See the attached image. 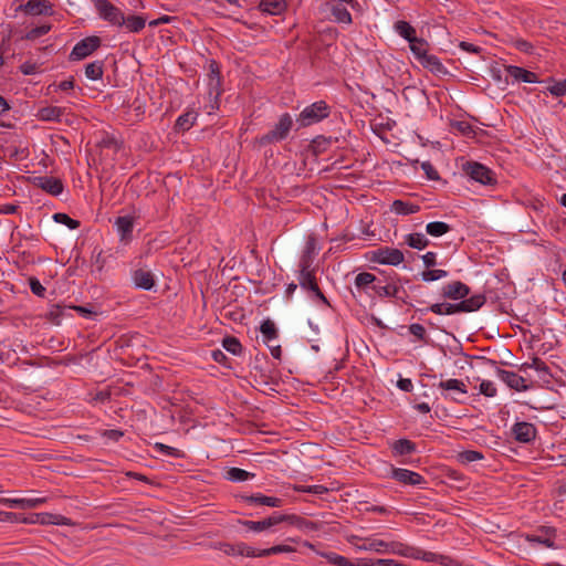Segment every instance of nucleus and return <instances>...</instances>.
Listing matches in <instances>:
<instances>
[{
	"mask_svg": "<svg viewBox=\"0 0 566 566\" xmlns=\"http://www.w3.org/2000/svg\"><path fill=\"white\" fill-rule=\"evenodd\" d=\"M293 126V118L289 113L280 116L279 122L266 134L258 138L260 146H266L284 140Z\"/></svg>",
	"mask_w": 566,
	"mask_h": 566,
	"instance_id": "nucleus-1",
	"label": "nucleus"
},
{
	"mask_svg": "<svg viewBox=\"0 0 566 566\" xmlns=\"http://www.w3.org/2000/svg\"><path fill=\"white\" fill-rule=\"evenodd\" d=\"M331 114V107L325 101H317L306 106L297 116L296 123L298 127H307L316 124Z\"/></svg>",
	"mask_w": 566,
	"mask_h": 566,
	"instance_id": "nucleus-2",
	"label": "nucleus"
},
{
	"mask_svg": "<svg viewBox=\"0 0 566 566\" xmlns=\"http://www.w3.org/2000/svg\"><path fill=\"white\" fill-rule=\"evenodd\" d=\"M98 15L114 27H123L124 12L108 0H91Z\"/></svg>",
	"mask_w": 566,
	"mask_h": 566,
	"instance_id": "nucleus-3",
	"label": "nucleus"
},
{
	"mask_svg": "<svg viewBox=\"0 0 566 566\" xmlns=\"http://www.w3.org/2000/svg\"><path fill=\"white\" fill-rule=\"evenodd\" d=\"M438 387L446 391L442 394L446 399H451L457 403H463L465 401L468 389L462 380L455 378L441 380Z\"/></svg>",
	"mask_w": 566,
	"mask_h": 566,
	"instance_id": "nucleus-4",
	"label": "nucleus"
},
{
	"mask_svg": "<svg viewBox=\"0 0 566 566\" xmlns=\"http://www.w3.org/2000/svg\"><path fill=\"white\" fill-rule=\"evenodd\" d=\"M463 170L470 178L482 185L492 186L496 184L494 172L478 161H468L463 165Z\"/></svg>",
	"mask_w": 566,
	"mask_h": 566,
	"instance_id": "nucleus-5",
	"label": "nucleus"
},
{
	"mask_svg": "<svg viewBox=\"0 0 566 566\" xmlns=\"http://www.w3.org/2000/svg\"><path fill=\"white\" fill-rule=\"evenodd\" d=\"M484 363L491 365L492 367L496 368V374L501 378L502 381H504L511 389H514L516 391H526L530 389V386L526 385V380L524 377L520 376L518 374L505 369H501L497 367V361L481 357Z\"/></svg>",
	"mask_w": 566,
	"mask_h": 566,
	"instance_id": "nucleus-6",
	"label": "nucleus"
},
{
	"mask_svg": "<svg viewBox=\"0 0 566 566\" xmlns=\"http://www.w3.org/2000/svg\"><path fill=\"white\" fill-rule=\"evenodd\" d=\"M101 39L97 35L86 36L74 45L69 59L71 61L83 60L95 52L101 46Z\"/></svg>",
	"mask_w": 566,
	"mask_h": 566,
	"instance_id": "nucleus-7",
	"label": "nucleus"
},
{
	"mask_svg": "<svg viewBox=\"0 0 566 566\" xmlns=\"http://www.w3.org/2000/svg\"><path fill=\"white\" fill-rule=\"evenodd\" d=\"M265 526L268 530L271 527L279 525L280 523L286 522L291 525H295L297 527H311L312 530H316L315 523L305 520L295 514H282L279 512H274L272 515L264 518Z\"/></svg>",
	"mask_w": 566,
	"mask_h": 566,
	"instance_id": "nucleus-8",
	"label": "nucleus"
},
{
	"mask_svg": "<svg viewBox=\"0 0 566 566\" xmlns=\"http://www.w3.org/2000/svg\"><path fill=\"white\" fill-rule=\"evenodd\" d=\"M298 282L304 290L313 292L316 298L322 301L324 304H329L317 284L315 269H300Z\"/></svg>",
	"mask_w": 566,
	"mask_h": 566,
	"instance_id": "nucleus-9",
	"label": "nucleus"
},
{
	"mask_svg": "<svg viewBox=\"0 0 566 566\" xmlns=\"http://www.w3.org/2000/svg\"><path fill=\"white\" fill-rule=\"evenodd\" d=\"M403 253L399 249L382 247L373 251L371 261L380 264L398 265L403 262Z\"/></svg>",
	"mask_w": 566,
	"mask_h": 566,
	"instance_id": "nucleus-10",
	"label": "nucleus"
},
{
	"mask_svg": "<svg viewBox=\"0 0 566 566\" xmlns=\"http://www.w3.org/2000/svg\"><path fill=\"white\" fill-rule=\"evenodd\" d=\"M31 184L51 196H59L64 190V185L60 178L52 176H35L31 178Z\"/></svg>",
	"mask_w": 566,
	"mask_h": 566,
	"instance_id": "nucleus-11",
	"label": "nucleus"
},
{
	"mask_svg": "<svg viewBox=\"0 0 566 566\" xmlns=\"http://www.w3.org/2000/svg\"><path fill=\"white\" fill-rule=\"evenodd\" d=\"M471 293L470 286L461 281H454L446 284L441 290V295L444 298L461 301Z\"/></svg>",
	"mask_w": 566,
	"mask_h": 566,
	"instance_id": "nucleus-12",
	"label": "nucleus"
},
{
	"mask_svg": "<svg viewBox=\"0 0 566 566\" xmlns=\"http://www.w3.org/2000/svg\"><path fill=\"white\" fill-rule=\"evenodd\" d=\"M511 431L514 439L522 443H530L536 438V427L531 422H516Z\"/></svg>",
	"mask_w": 566,
	"mask_h": 566,
	"instance_id": "nucleus-13",
	"label": "nucleus"
},
{
	"mask_svg": "<svg viewBox=\"0 0 566 566\" xmlns=\"http://www.w3.org/2000/svg\"><path fill=\"white\" fill-rule=\"evenodd\" d=\"M114 226L119 234V241L128 244L133 240L134 218L132 216H120L115 219Z\"/></svg>",
	"mask_w": 566,
	"mask_h": 566,
	"instance_id": "nucleus-14",
	"label": "nucleus"
},
{
	"mask_svg": "<svg viewBox=\"0 0 566 566\" xmlns=\"http://www.w3.org/2000/svg\"><path fill=\"white\" fill-rule=\"evenodd\" d=\"M19 10L29 15H51L53 13L52 4L48 0H29L21 4Z\"/></svg>",
	"mask_w": 566,
	"mask_h": 566,
	"instance_id": "nucleus-15",
	"label": "nucleus"
},
{
	"mask_svg": "<svg viewBox=\"0 0 566 566\" xmlns=\"http://www.w3.org/2000/svg\"><path fill=\"white\" fill-rule=\"evenodd\" d=\"M486 302V297L484 294H475L471 297H464L458 303H453L454 314L455 313H469L480 310Z\"/></svg>",
	"mask_w": 566,
	"mask_h": 566,
	"instance_id": "nucleus-16",
	"label": "nucleus"
},
{
	"mask_svg": "<svg viewBox=\"0 0 566 566\" xmlns=\"http://www.w3.org/2000/svg\"><path fill=\"white\" fill-rule=\"evenodd\" d=\"M391 478L406 485H419L424 482L421 474L401 468H392Z\"/></svg>",
	"mask_w": 566,
	"mask_h": 566,
	"instance_id": "nucleus-17",
	"label": "nucleus"
},
{
	"mask_svg": "<svg viewBox=\"0 0 566 566\" xmlns=\"http://www.w3.org/2000/svg\"><path fill=\"white\" fill-rule=\"evenodd\" d=\"M209 96L213 95L214 102L218 103L221 94V73L218 62L214 60L210 61L209 64Z\"/></svg>",
	"mask_w": 566,
	"mask_h": 566,
	"instance_id": "nucleus-18",
	"label": "nucleus"
},
{
	"mask_svg": "<svg viewBox=\"0 0 566 566\" xmlns=\"http://www.w3.org/2000/svg\"><path fill=\"white\" fill-rule=\"evenodd\" d=\"M218 548L229 556L240 555L247 557H255V548L242 542L237 544L219 543Z\"/></svg>",
	"mask_w": 566,
	"mask_h": 566,
	"instance_id": "nucleus-19",
	"label": "nucleus"
},
{
	"mask_svg": "<svg viewBox=\"0 0 566 566\" xmlns=\"http://www.w3.org/2000/svg\"><path fill=\"white\" fill-rule=\"evenodd\" d=\"M132 280L136 287L150 291L155 284V277L150 271L137 269L132 273Z\"/></svg>",
	"mask_w": 566,
	"mask_h": 566,
	"instance_id": "nucleus-20",
	"label": "nucleus"
},
{
	"mask_svg": "<svg viewBox=\"0 0 566 566\" xmlns=\"http://www.w3.org/2000/svg\"><path fill=\"white\" fill-rule=\"evenodd\" d=\"M240 499L248 504L255 505H266L271 507H281L283 505V500L275 496H268L262 493H256L252 495H240Z\"/></svg>",
	"mask_w": 566,
	"mask_h": 566,
	"instance_id": "nucleus-21",
	"label": "nucleus"
},
{
	"mask_svg": "<svg viewBox=\"0 0 566 566\" xmlns=\"http://www.w3.org/2000/svg\"><path fill=\"white\" fill-rule=\"evenodd\" d=\"M507 74L513 77L517 82L524 83H537L539 82L536 73L531 72L526 69L516 65H507L505 66Z\"/></svg>",
	"mask_w": 566,
	"mask_h": 566,
	"instance_id": "nucleus-22",
	"label": "nucleus"
},
{
	"mask_svg": "<svg viewBox=\"0 0 566 566\" xmlns=\"http://www.w3.org/2000/svg\"><path fill=\"white\" fill-rule=\"evenodd\" d=\"M541 532L545 533V535H547V536L527 534L525 536V539L532 544H541V545H544L545 547L554 548L555 543L552 537L555 536V530L553 527L543 526V527H541Z\"/></svg>",
	"mask_w": 566,
	"mask_h": 566,
	"instance_id": "nucleus-23",
	"label": "nucleus"
},
{
	"mask_svg": "<svg viewBox=\"0 0 566 566\" xmlns=\"http://www.w3.org/2000/svg\"><path fill=\"white\" fill-rule=\"evenodd\" d=\"M373 290L380 297H400V293L406 294V290L396 282H389L386 285L374 284Z\"/></svg>",
	"mask_w": 566,
	"mask_h": 566,
	"instance_id": "nucleus-24",
	"label": "nucleus"
},
{
	"mask_svg": "<svg viewBox=\"0 0 566 566\" xmlns=\"http://www.w3.org/2000/svg\"><path fill=\"white\" fill-rule=\"evenodd\" d=\"M419 63L434 75L440 76L448 74L447 69L443 66L439 57L433 54L428 53Z\"/></svg>",
	"mask_w": 566,
	"mask_h": 566,
	"instance_id": "nucleus-25",
	"label": "nucleus"
},
{
	"mask_svg": "<svg viewBox=\"0 0 566 566\" xmlns=\"http://www.w3.org/2000/svg\"><path fill=\"white\" fill-rule=\"evenodd\" d=\"M315 250H316L315 238L310 237L306 241L305 249H304L303 254L300 260V265H298L300 269H304V270L313 269L312 264H313V260L315 256Z\"/></svg>",
	"mask_w": 566,
	"mask_h": 566,
	"instance_id": "nucleus-26",
	"label": "nucleus"
},
{
	"mask_svg": "<svg viewBox=\"0 0 566 566\" xmlns=\"http://www.w3.org/2000/svg\"><path fill=\"white\" fill-rule=\"evenodd\" d=\"M287 8L285 0H261L259 9L271 15H279Z\"/></svg>",
	"mask_w": 566,
	"mask_h": 566,
	"instance_id": "nucleus-27",
	"label": "nucleus"
},
{
	"mask_svg": "<svg viewBox=\"0 0 566 566\" xmlns=\"http://www.w3.org/2000/svg\"><path fill=\"white\" fill-rule=\"evenodd\" d=\"M124 21L125 22L123 23V27L128 32L133 33H139L142 30H144L147 22L145 17L137 14H129L127 17L124 14Z\"/></svg>",
	"mask_w": 566,
	"mask_h": 566,
	"instance_id": "nucleus-28",
	"label": "nucleus"
},
{
	"mask_svg": "<svg viewBox=\"0 0 566 566\" xmlns=\"http://www.w3.org/2000/svg\"><path fill=\"white\" fill-rule=\"evenodd\" d=\"M38 524L41 525H71V520L59 514L36 513Z\"/></svg>",
	"mask_w": 566,
	"mask_h": 566,
	"instance_id": "nucleus-29",
	"label": "nucleus"
},
{
	"mask_svg": "<svg viewBox=\"0 0 566 566\" xmlns=\"http://www.w3.org/2000/svg\"><path fill=\"white\" fill-rule=\"evenodd\" d=\"M64 111L57 106H45L39 109L38 118L44 122H60Z\"/></svg>",
	"mask_w": 566,
	"mask_h": 566,
	"instance_id": "nucleus-30",
	"label": "nucleus"
},
{
	"mask_svg": "<svg viewBox=\"0 0 566 566\" xmlns=\"http://www.w3.org/2000/svg\"><path fill=\"white\" fill-rule=\"evenodd\" d=\"M395 31L408 42H415L417 39L416 29L407 21L399 20L394 25Z\"/></svg>",
	"mask_w": 566,
	"mask_h": 566,
	"instance_id": "nucleus-31",
	"label": "nucleus"
},
{
	"mask_svg": "<svg viewBox=\"0 0 566 566\" xmlns=\"http://www.w3.org/2000/svg\"><path fill=\"white\" fill-rule=\"evenodd\" d=\"M391 210L397 214L409 216L419 212L420 206L397 199L392 202Z\"/></svg>",
	"mask_w": 566,
	"mask_h": 566,
	"instance_id": "nucleus-32",
	"label": "nucleus"
},
{
	"mask_svg": "<svg viewBox=\"0 0 566 566\" xmlns=\"http://www.w3.org/2000/svg\"><path fill=\"white\" fill-rule=\"evenodd\" d=\"M416 451V443L409 439H399L392 444V453L397 455H407Z\"/></svg>",
	"mask_w": 566,
	"mask_h": 566,
	"instance_id": "nucleus-33",
	"label": "nucleus"
},
{
	"mask_svg": "<svg viewBox=\"0 0 566 566\" xmlns=\"http://www.w3.org/2000/svg\"><path fill=\"white\" fill-rule=\"evenodd\" d=\"M405 243L412 249L422 250L429 245L428 238L422 233H410L405 238Z\"/></svg>",
	"mask_w": 566,
	"mask_h": 566,
	"instance_id": "nucleus-34",
	"label": "nucleus"
},
{
	"mask_svg": "<svg viewBox=\"0 0 566 566\" xmlns=\"http://www.w3.org/2000/svg\"><path fill=\"white\" fill-rule=\"evenodd\" d=\"M196 118H197V113H195V112H187V113L180 115L176 120L175 129L178 132L189 130L193 126Z\"/></svg>",
	"mask_w": 566,
	"mask_h": 566,
	"instance_id": "nucleus-35",
	"label": "nucleus"
},
{
	"mask_svg": "<svg viewBox=\"0 0 566 566\" xmlns=\"http://www.w3.org/2000/svg\"><path fill=\"white\" fill-rule=\"evenodd\" d=\"M260 331L263 335L264 343L266 345H269V343L272 339H275L279 336V331H277L274 322L271 321L270 318H266L265 321L262 322V324L260 326Z\"/></svg>",
	"mask_w": 566,
	"mask_h": 566,
	"instance_id": "nucleus-36",
	"label": "nucleus"
},
{
	"mask_svg": "<svg viewBox=\"0 0 566 566\" xmlns=\"http://www.w3.org/2000/svg\"><path fill=\"white\" fill-rule=\"evenodd\" d=\"M104 74V62L94 61L85 66V75L91 81H97L103 77Z\"/></svg>",
	"mask_w": 566,
	"mask_h": 566,
	"instance_id": "nucleus-37",
	"label": "nucleus"
},
{
	"mask_svg": "<svg viewBox=\"0 0 566 566\" xmlns=\"http://www.w3.org/2000/svg\"><path fill=\"white\" fill-rule=\"evenodd\" d=\"M451 230V227L442 221H432L426 226V231L431 237H441L448 233Z\"/></svg>",
	"mask_w": 566,
	"mask_h": 566,
	"instance_id": "nucleus-38",
	"label": "nucleus"
},
{
	"mask_svg": "<svg viewBox=\"0 0 566 566\" xmlns=\"http://www.w3.org/2000/svg\"><path fill=\"white\" fill-rule=\"evenodd\" d=\"M334 142H337V138H334ZM332 143H333L332 137H325V136L319 135V136H316L311 142V148L315 155H318V154L324 153Z\"/></svg>",
	"mask_w": 566,
	"mask_h": 566,
	"instance_id": "nucleus-39",
	"label": "nucleus"
},
{
	"mask_svg": "<svg viewBox=\"0 0 566 566\" xmlns=\"http://www.w3.org/2000/svg\"><path fill=\"white\" fill-rule=\"evenodd\" d=\"M409 46L418 62H420L423 59V56L428 54V42L422 38H417L415 39V42H409Z\"/></svg>",
	"mask_w": 566,
	"mask_h": 566,
	"instance_id": "nucleus-40",
	"label": "nucleus"
},
{
	"mask_svg": "<svg viewBox=\"0 0 566 566\" xmlns=\"http://www.w3.org/2000/svg\"><path fill=\"white\" fill-rule=\"evenodd\" d=\"M293 552H295L294 547H292L290 545L281 544V545H275L270 548H264V549H260V551L255 549V556L266 557V556L274 555V554L293 553Z\"/></svg>",
	"mask_w": 566,
	"mask_h": 566,
	"instance_id": "nucleus-41",
	"label": "nucleus"
},
{
	"mask_svg": "<svg viewBox=\"0 0 566 566\" xmlns=\"http://www.w3.org/2000/svg\"><path fill=\"white\" fill-rule=\"evenodd\" d=\"M254 478V473L248 472L240 468H230L227 471V479L232 482H242Z\"/></svg>",
	"mask_w": 566,
	"mask_h": 566,
	"instance_id": "nucleus-42",
	"label": "nucleus"
},
{
	"mask_svg": "<svg viewBox=\"0 0 566 566\" xmlns=\"http://www.w3.org/2000/svg\"><path fill=\"white\" fill-rule=\"evenodd\" d=\"M332 15L335 21L338 23L350 24L353 22L352 14L349 11L343 6H334L332 8Z\"/></svg>",
	"mask_w": 566,
	"mask_h": 566,
	"instance_id": "nucleus-43",
	"label": "nucleus"
},
{
	"mask_svg": "<svg viewBox=\"0 0 566 566\" xmlns=\"http://www.w3.org/2000/svg\"><path fill=\"white\" fill-rule=\"evenodd\" d=\"M222 347L233 355H240L242 352V345L234 336H226L222 339Z\"/></svg>",
	"mask_w": 566,
	"mask_h": 566,
	"instance_id": "nucleus-44",
	"label": "nucleus"
},
{
	"mask_svg": "<svg viewBox=\"0 0 566 566\" xmlns=\"http://www.w3.org/2000/svg\"><path fill=\"white\" fill-rule=\"evenodd\" d=\"M402 96L406 101L418 102L421 98L426 97V93L423 90L415 85H409L402 90Z\"/></svg>",
	"mask_w": 566,
	"mask_h": 566,
	"instance_id": "nucleus-45",
	"label": "nucleus"
},
{
	"mask_svg": "<svg viewBox=\"0 0 566 566\" xmlns=\"http://www.w3.org/2000/svg\"><path fill=\"white\" fill-rule=\"evenodd\" d=\"M328 563L336 566H353V562L348 558L338 555L334 552H326L321 554Z\"/></svg>",
	"mask_w": 566,
	"mask_h": 566,
	"instance_id": "nucleus-46",
	"label": "nucleus"
},
{
	"mask_svg": "<svg viewBox=\"0 0 566 566\" xmlns=\"http://www.w3.org/2000/svg\"><path fill=\"white\" fill-rule=\"evenodd\" d=\"M482 459H484L483 453L476 450H465L458 454V461L462 464H468Z\"/></svg>",
	"mask_w": 566,
	"mask_h": 566,
	"instance_id": "nucleus-47",
	"label": "nucleus"
},
{
	"mask_svg": "<svg viewBox=\"0 0 566 566\" xmlns=\"http://www.w3.org/2000/svg\"><path fill=\"white\" fill-rule=\"evenodd\" d=\"M421 559L429 563H439L441 565L448 566L451 563V558L446 555L436 554L432 552H422L421 553Z\"/></svg>",
	"mask_w": 566,
	"mask_h": 566,
	"instance_id": "nucleus-48",
	"label": "nucleus"
},
{
	"mask_svg": "<svg viewBox=\"0 0 566 566\" xmlns=\"http://www.w3.org/2000/svg\"><path fill=\"white\" fill-rule=\"evenodd\" d=\"M426 311H430L437 315H452L454 314L453 303H436L427 307Z\"/></svg>",
	"mask_w": 566,
	"mask_h": 566,
	"instance_id": "nucleus-49",
	"label": "nucleus"
},
{
	"mask_svg": "<svg viewBox=\"0 0 566 566\" xmlns=\"http://www.w3.org/2000/svg\"><path fill=\"white\" fill-rule=\"evenodd\" d=\"M361 551H374L376 553H388L387 542L381 539H373L369 544L357 546Z\"/></svg>",
	"mask_w": 566,
	"mask_h": 566,
	"instance_id": "nucleus-50",
	"label": "nucleus"
},
{
	"mask_svg": "<svg viewBox=\"0 0 566 566\" xmlns=\"http://www.w3.org/2000/svg\"><path fill=\"white\" fill-rule=\"evenodd\" d=\"M53 220L57 223L65 224L71 230L77 229L81 226L78 220L72 219L69 214L63 212L54 213Z\"/></svg>",
	"mask_w": 566,
	"mask_h": 566,
	"instance_id": "nucleus-51",
	"label": "nucleus"
},
{
	"mask_svg": "<svg viewBox=\"0 0 566 566\" xmlns=\"http://www.w3.org/2000/svg\"><path fill=\"white\" fill-rule=\"evenodd\" d=\"M154 449L165 455L174 458H184V452L181 450L160 442L155 443Z\"/></svg>",
	"mask_w": 566,
	"mask_h": 566,
	"instance_id": "nucleus-52",
	"label": "nucleus"
},
{
	"mask_svg": "<svg viewBox=\"0 0 566 566\" xmlns=\"http://www.w3.org/2000/svg\"><path fill=\"white\" fill-rule=\"evenodd\" d=\"M70 310L69 306L55 304L51 306L50 312L48 313L49 319L59 325L61 323V317L64 315V311Z\"/></svg>",
	"mask_w": 566,
	"mask_h": 566,
	"instance_id": "nucleus-53",
	"label": "nucleus"
},
{
	"mask_svg": "<svg viewBox=\"0 0 566 566\" xmlns=\"http://www.w3.org/2000/svg\"><path fill=\"white\" fill-rule=\"evenodd\" d=\"M50 30H51V24H41L39 27L32 28L31 30H29L25 33V35L23 36V39L33 41L44 34H46Z\"/></svg>",
	"mask_w": 566,
	"mask_h": 566,
	"instance_id": "nucleus-54",
	"label": "nucleus"
},
{
	"mask_svg": "<svg viewBox=\"0 0 566 566\" xmlns=\"http://www.w3.org/2000/svg\"><path fill=\"white\" fill-rule=\"evenodd\" d=\"M448 272L444 270L428 269L421 273V279L424 282H432L446 277Z\"/></svg>",
	"mask_w": 566,
	"mask_h": 566,
	"instance_id": "nucleus-55",
	"label": "nucleus"
},
{
	"mask_svg": "<svg viewBox=\"0 0 566 566\" xmlns=\"http://www.w3.org/2000/svg\"><path fill=\"white\" fill-rule=\"evenodd\" d=\"M294 490L297 491V492L312 493V494H316V495H322V494L328 492V489L326 486L318 485V484H315V485H295Z\"/></svg>",
	"mask_w": 566,
	"mask_h": 566,
	"instance_id": "nucleus-56",
	"label": "nucleus"
},
{
	"mask_svg": "<svg viewBox=\"0 0 566 566\" xmlns=\"http://www.w3.org/2000/svg\"><path fill=\"white\" fill-rule=\"evenodd\" d=\"M387 545H388V553H394V554H397L400 556H407L408 552L412 551L411 546H408L400 542H390V543H387Z\"/></svg>",
	"mask_w": 566,
	"mask_h": 566,
	"instance_id": "nucleus-57",
	"label": "nucleus"
},
{
	"mask_svg": "<svg viewBox=\"0 0 566 566\" xmlns=\"http://www.w3.org/2000/svg\"><path fill=\"white\" fill-rule=\"evenodd\" d=\"M376 280L377 279L374 274H371L369 272H361V273L357 274V276L355 277V285L358 289H364L367 285L374 283Z\"/></svg>",
	"mask_w": 566,
	"mask_h": 566,
	"instance_id": "nucleus-58",
	"label": "nucleus"
},
{
	"mask_svg": "<svg viewBox=\"0 0 566 566\" xmlns=\"http://www.w3.org/2000/svg\"><path fill=\"white\" fill-rule=\"evenodd\" d=\"M28 283H29V287H30L31 292L34 295H36L39 297L45 296L46 289L41 284V282L36 277L30 276L28 279Z\"/></svg>",
	"mask_w": 566,
	"mask_h": 566,
	"instance_id": "nucleus-59",
	"label": "nucleus"
},
{
	"mask_svg": "<svg viewBox=\"0 0 566 566\" xmlns=\"http://www.w3.org/2000/svg\"><path fill=\"white\" fill-rule=\"evenodd\" d=\"M409 332L415 337H417L418 340L423 342L426 344L429 342L426 328L421 324H418V323L411 324L409 326Z\"/></svg>",
	"mask_w": 566,
	"mask_h": 566,
	"instance_id": "nucleus-60",
	"label": "nucleus"
},
{
	"mask_svg": "<svg viewBox=\"0 0 566 566\" xmlns=\"http://www.w3.org/2000/svg\"><path fill=\"white\" fill-rule=\"evenodd\" d=\"M239 524L245 526L249 531L253 532H263L266 531L264 518L261 521H249V520H239Z\"/></svg>",
	"mask_w": 566,
	"mask_h": 566,
	"instance_id": "nucleus-61",
	"label": "nucleus"
},
{
	"mask_svg": "<svg viewBox=\"0 0 566 566\" xmlns=\"http://www.w3.org/2000/svg\"><path fill=\"white\" fill-rule=\"evenodd\" d=\"M74 83H75L74 77L70 76L67 80L62 81L59 84H55V83L51 84L49 86V90H52L53 92L70 91V90L74 88Z\"/></svg>",
	"mask_w": 566,
	"mask_h": 566,
	"instance_id": "nucleus-62",
	"label": "nucleus"
},
{
	"mask_svg": "<svg viewBox=\"0 0 566 566\" xmlns=\"http://www.w3.org/2000/svg\"><path fill=\"white\" fill-rule=\"evenodd\" d=\"M421 168L429 180H440V175L430 161H423Z\"/></svg>",
	"mask_w": 566,
	"mask_h": 566,
	"instance_id": "nucleus-63",
	"label": "nucleus"
},
{
	"mask_svg": "<svg viewBox=\"0 0 566 566\" xmlns=\"http://www.w3.org/2000/svg\"><path fill=\"white\" fill-rule=\"evenodd\" d=\"M480 392L486 397H494L496 395V388L490 380H482L480 384Z\"/></svg>",
	"mask_w": 566,
	"mask_h": 566,
	"instance_id": "nucleus-64",
	"label": "nucleus"
}]
</instances>
